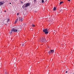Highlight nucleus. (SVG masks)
<instances>
[{"label": "nucleus", "instance_id": "1", "mask_svg": "<svg viewBox=\"0 0 74 74\" xmlns=\"http://www.w3.org/2000/svg\"><path fill=\"white\" fill-rule=\"evenodd\" d=\"M22 30V28L21 26H17L16 27L13 28V29H12L11 31L10 32V33H12V32H20L21 30Z\"/></svg>", "mask_w": 74, "mask_h": 74}, {"label": "nucleus", "instance_id": "2", "mask_svg": "<svg viewBox=\"0 0 74 74\" xmlns=\"http://www.w3.org/2000/svg\"><path fill=\"white\" fill-rule=\"evenodd\" d=\"M30 3H26L23 5V8H26L27 7L30 6Z\"/></svg>", "mask_w": 74, "mask_h": 74}, {"label": "nucleus", "instance_id": "3", "mask_svg": "<svg viewBox=\"0 0 74 74\" xmlns=\"http://www.w3.org/2000/svg\"><path fill=\"white\" fill-rule=\"evenodd\" d=\"M43 31L45 33V34H48V31L47 29H43Z\"/></svg>", "mask_w": 74, "mask_h": 74}, {"label": "nucleus", "instance_id": "4", "mask_svg": "<svg viewBox=\"0 0 74 74\" xmlns=\"http://www.w3.org/2000/svg\"><path fill=\"white\" fill-rule=\"evenodd\" d=\"M45 41V38L42 37L40 40V42H44Z\"/></svg>", "mask_w": 74, "mask_h": 74}, {"label": "nucleus", "instance_id": "5", "mask_svg": "<svg viewBox=\"0 0 74 74\" xmlns=\"http://www.w3.org/2000/svg\"><path fill=\"white\" fill-rule=\"evenodd\" d=\"M23 18H21V17H19V21H23Z\"/></svg>", "mask_w": 74, "mask_h": 74}, {"label": "nucleus", "instance_id": "6", "mask_svg": "<svg viewBox=\"0 0 74 74\" xmlns=\"http://www.w3.org/2000/svg\"><path fill=\"white\" fill-rule=\"evenodd\" d=\"M4 4V1L0 2V5H2Z\"/></svg>", "mask_w": 74, "mask_h": 74}, {"label": "nucleus", "instance_id": "7", "mask_svg": "<svg viewBox=\"0 0 74 74\" xmlns=\"http://www.w3.org/2000/svg\"><path fill=\"white\" fill-rule=\"evenodd\" d=\"M7 23V20H5L4 21V24H6Z\"/></svg>", "mask_w": 74, "mask_h": 74}, {"label": "nucleus", "instance_id": "8", "mask_svg": "<svg viewBox=\"0 0 74 74\" xmlns=\"http://www.w3.org/2000/svg\"><path fill=\"white\" fill-rule=\"evenodd\" d=\"M51 52L52 53H53V52H54V51L53 50H51Z\"/></svg>", "mask_w": 74, "mask_h": 74}, {"label": "nucleus", "instance_id": "9", "mask_svg": "<svg viewBox=\"0 0 74 74\" xmlns=\"http://www.w3.org/2000/svg\"><path fill=\"white\" fill-rule=\"evenodd\" d=\"M56 10V8L54 7L53 8V11H55Z\"/></svg>", "mask_w": 74, "mask_h": 74}, {"label": "nucleus", "instance_id": "10", "mask_svg": "<svg viewBox=\"0 0 74 74\" xmlns=\"http://www.w3.org/2000/svg\"><path fill=\"white\" fill-rule=\"evenodd\" d=\"M18 20H16L15 21V23H16V22H18Z\"/></svg>", "mask_w": 74, "mask_h": 74}, {"label": "nucleus", "instance_id": "11", "mask_svg": "<svg viewBox=\"0 0 74 74\" xmlns=\"http://www.w3.org/2000/svg\"><path fill=\"white\" fill-rule=\"evenodd\" d=\"M63 3V1H61L60 2V5H61V4H62V3Z\"/></svg>", "mask_w": 74, "mask_h": 74}, {"label": "nucleus", "instance_id": "12", "mask_svg": "<svg viewBox=\"0 0 74 74\" xmlns=\"http://www.w3.org/2000/svg\"><path fill=\"white\" fill-rule=\"evenodd\" d=\"M48 53L49 54H50V53H51V51L50 50V51H49Z\"/></svg>", "mask_w": 74, "mask_h": 74}, {"label": "nucleus", "instance_id": "13", "mask_svg": "<svg viewBox=\"0 0 74 74\" xmlns=\"http://www.w3.org/2000/svg\"><path fill=\"white\" fill-rule=\"evenodd\" d=\"M44 2V0H42V3H43Z\"/></svg>", "mask_w": 74, "mask_h": 74}, {"label": "nucleus", "instance_id": "14", "mask_svg": "<svg viewBox=\"0 0 74 74\" xmlns=\"http://www.w3.org/2000/svg\"><path fill=\"white\" fill-rule=\"evenodd\" d=\"M24 45H25V43L23 44L22 45V46L23 47V46H24Z\"/></svg>", "mask_w": 74, "mask_h": 74}, {"label": "nucleus", "instance_id": "15", "mask_svg": "<svg viewBox=\"0 0 74 74\" xmlns=\"http://www.w3.org/2000/svg\"><path fill=\"white\" fill-rule=\"evenodd\" d=\"M47 0H44V1H45V2H47Z\"/></svg>", "mask_w": 74, "mask_h": 74}, {"label": "nucleus", "instance_id": "16", "mask_svg": "<svg viewBox=\"0 0 74 74\" xmlns=\"http://www.w3.org/2000/svg\"><path fill=\"white\" fill-rule=\"evenodd\" d=\"M7 22H10V19H8V21H7Z\"/></svg>", "mask_w": 74, "mask_h": 74}, {"label": "nucleus", "instance_id": "17", "mask_svg": "<svg viewBox=\"0 0 74 74\" xmlns=\"http://www.w3.org/2000/svg\"><path fill=\"white\" fill-rule=\"evenodd\" d=\"M32 27H34V26H34V25L32 24Z\"/></svg>", "mask_w": 74, "mask_h": 74}, {"label": "nucleus", "instance_id": "18", "mask_svg": "<svg viewBox=\"0 0 74 74\" xmlns=\"http://www.w3.org/2000/svg\"><path fill=\"white\" fill-rule=\"evenodd\" d=\"M7 72H5V74H7Z\"/></svg>", "mask_w": 74, "mask_h": 74}, {"label": "nucleus", "instance_id": "19", "mask_svg": "<svg viewBox=\"0 0 74 74\" xmlns=\"http://www.w3.org/2000/svg\"><path fill=\"white\" fill-rule=\"evenodd\" d=\"M68 1H70V0H67Z\"/></svg>", "mask_w": 74, "mask_h": 74}, {"label": "nucleus", "instance_id": "20", "mask_svg": "<svg viewBox=\"0 0 74 74\" xmlns=\"http://www.w3.org/2000/svg\"><path fill=\"white\" fill-rule=\"evenodd\" d=\"M21 4H23V2H21Z\"/></svg>", "mask_w": 74, "mask_h": 74}, {"label": "nucleus", "instance_id": "21", "mask_svg": "<svg viewBox=\"0 0 74 74\" xmlns=\"http://www.w3.org/2000/svg\"><path fill=\"white\" fill-rule=\"evenodd\" d=\"M16 20H17V21H18V18H17Z\"/></svg>", "mask_w": 74, "mask_h": 74}, {"label": "nucleus", "instance_id": "22", "mask_svg": "<svg viewBox=\"0 0 74 74\" xmlns=\"http://www.w3.org/2000/svg\"><path fill=\"white\" fill-rule=\"evenodd\" d=\"M36 0H34V1H36Z\"/></svg>", "mask_w": 74, "mask_h": 74}, {"label": "nucleus", "instance_id": "23", "mask_svg": "<svg viewBox=\"0 0 74 74\" xmlns=\"http://www.w3.org/2000/svg\"><path fill=\"white\" fill-rule=\"evenodd\" d=\"M17 15H19V13H17Z\"/></svg>", "mask_w": 74, "mask_h": 74}, {"label": "nucleus", "instance_id": "24", "mask_svg": "<svg viewBox=\"0 0 74 74\" xmlns=\"http://www.w3.org/2000/svg\"><path fill=\"white\" fill-rule=\"evenodd\" d=\"M67 73V71H66V73Z\"/></svg>", "mask_w": 74, "mask_h": 74}, {"label": "nucleus", "instance_id": "25", "mask_svg": "<svg viewBox=\"0 0 74 74\" xmlns=\"http://www.w3.org/2000/svg\"><path fill=\"white\" fill-rule=\"evenodd\" d=\"M11 4V3H10V4Z\"/></svg>", "mask_w": 74, "mask_h": 74}, {"label": "nucleus", "instance_id": "26", "mask_svg": "<svg viewBox=\"0 0 74 74\" xmlns=\"http://www.w3.org/2000/svg\"><path fill=\"white\" fill-rule=\"evenodd\" d=\"M5 12H6V11L5 10Z\"/></svg>", "mask_w": 74, "mask_h": 74}]
</instances>
